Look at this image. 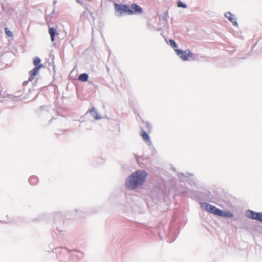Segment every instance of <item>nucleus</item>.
Listing matches in <instances>:
<instances>
[{"label":"nucleus","mask_w":262,"mask_h":262,"mask_svg":"<svg viewBox=\"0 0 262 262\" xmlns=\"http://www.w3.org/2000/svg\"><path fill=\"white\" fill-rule=\"evenodd\" d=\"M147 173L144 170H137L128 177L126 186L130 189H134L144 182Z\"/></svg>","instance_id":"f257e3e1"},{"label":"nucleus","mask_w":262,"mask_h":262,"mask_svg":"<svg viewBox=\"0 0 262 262\" xmlns=\"http://www.w3.org/2000/svg\"><path fill=\"white\" fill-rule=\"evenodd\" d=\"M114 7L115 10L120 14L125 13L127 15H133V12L131 11L129 6L115 3Z\"/></svg>","instance_id":"f03ea898"},{"label":"nucleus","mask_w":262,"mask_h":262,"mask_svg":"<svg viewBox=\"0 0 262 262\" xmlns=\"http://www.w3.org/2000/svg\"><path fill=\"white\" fill-rule=\"evenodd\" d=\"M201 207L206 210L207 212L212 213L214 215H219L221 213V210L216 208L214 206L210 205L207 203L201 204Z\"/></svg>","instance_id":"7ed1b4c3"},{"label":"nucleus","mask_w":262,"mask_h":262,"mask_svg":"<svg viewBox=\"0 0 262 262\" xmlns=\"http://www.w3.org/2000/svg\"><path fill=\"white\" fill-rule=\"evenodd\" d=\"M175 52L183 61L188 60L189 58H191L193 55L189 50L183 51L179 49H176Z\"/></svg>","instance_id":"20e7f679"},{"label":"nucleus","mask_w":262,"mask_h":262,"mask_svg":"<svg viewBox=\"0 0 262 262\" xmlns=\"http://www.w3.org/2000/svg\"><path fill=\"white\" fill-rule=\"evenodd\" d=\"M246 215L249 219L262 223V212H255L251 210H248L246 211Z\"/></svg>","instance_id":"39448f33"},{"label":"nucleus","mask_w":262,"mask_h":262,"mask_svg":"<svg viewBox=\"0 0 262 262\" xmlns=\"http://www.w3.org/2000/svg\"><path fill=\"white\" fill-rule=\"evenodd\" d=\"M42 66L41 64H39L37 67H35L33 68L29 73L30 77L29 78V81H32L36 75H37L38 73L39 70L42 68Z\"/></svg>","instance_id":"423d86ee"},{"label":"nucleus","mask_w":262,"mask_h":262,"mask_svg":"<svg viewBox=\"0 0 262 262\" xmlns=\"http://www.w3.org/2000/svg\"><path fill=\"white\" fill-rule=\"evenodd\" d=\"M130 7L133 14H139L142 13V8L136 4H133Z\"/></svg>","instance_id":"0eeeda50"},{"label":"nucleus","mask_w":262,"mask_h":262,"mask_svg":"<svg viewBox=\"0 0 262 262\" xmlns=\"http://www.w3.org/2000/svg\"><path fill=\"white\" fill-rule=\"evenodd\" d=\"M225 16L228 18V19L231 21L233 24L235 26L237 25V24L235 18L234 16L231 14L230 12H227L225 14Z\"/></svg>","instance_id":"6e6552de"},{"label":"nucleus","mask_w":262,"mask_h":262,"mask_svg":"<svg viewBox=\"0 0 262 262\" xmlns=\"http://www.w3.org/2000/svg\"><path fill=\"white\" fill-rule=\"evenodd\" d=\"M219 216L225 217H232L233 214L229 211H223L221 210V213H220Z\"/></svg>","instance_id":"1a4fd4ad"},{"label":"nucleus","mask_w":262,"mask_h":262,"mask_svg":"<svg viewBox=\"0 0 262 262\" xmlns=\"http://www.w3.org/2000/svg\"><path fill=\"white\" fill-rule=\"evenodd\" d=\"M49 32L51 36V39L52 42L54 41V36L56 33V31L54 28H50L49 29Z\"/></svg>","instance_id":"9d476101"},{"label":"nucleus","mask_w":262,"mask_h":262,"mask_svg":"<svg viewBox=\"0 0 262 262\" xmlns=\"http://www.w3.org/2000/svg\"><path fill=\"white\" fill-rule=\"evenodd\" d=\"M29 181L31 185H34L38 183V179L37 177L35 176H32L30 177Z\"/></svg>","instance_id":"9b49d317"},{"label":"nucleus","mask_w":262,"mask_h":262,"mask_svg":"<svg viewBox=\"0 0 262 262\" xmlns=\"http://www.w3.org/2000/svg\"><path fill=\"white\" fill-rule=\"evenodd\" d=\"M141 136L145 142L149 141V138L148 134L143 129L141 130Z\"/></svg>","instance_id":"f8f14e48"},{"label":"nucleus","mask_w":262,"mask_h":262,"mask_svg":"<svg viewBox=\"0 0 262 262\" xmlns=\"http://www.w3.org/2000/svg\"><path fill=\"white\" fill-rule=\"evenodd\" d=\"M78 79L81 81H86L88 79V75L86 73H83L79 75Z\"/></svg>","instance_id":"ddd939ff"},{"label":"nucleus","mask_w":262,"mask_h":262,"mask_svg":"<svg viewBox=\"0 0 262 262\" xmlns=\"http://www.w3.org/2000/svg\"><path fill=\"white\" fill-rule=\"evenodd\" d=\"M40 62V59L37 57H35L34 59H33V64L34 65H35L36 67L38 66V65H39V63Z\"/></svg>","instance_id":"4468645a"},{"label":"nucleus","mask_w":262,"mask_h":262,"mask_svg":"<svg viewBox=\"0 0 262 262\" xmlns=\"http://www.w3.org/2000/svg\"><path fill=\"white\" fill-rule=\"evenodd\" d=\"M5 32L7 35L8 36H12V33L7 28H5Z\"/></svg>","instance_id":"2eb2a0df"},{"label":"nucleus","mask_w":262,"mask_h":262,"mask_svg":"<svg viewBox=\"0 0 262 262\" xmlns=\"http://www.w3.org/2000/svg\"><path fill=\"white\" fill-rule=\"evenodd\" d=\"M169 43L170 45L173 47V48H177V44L176 43L175 41L172 40V39H170L169 40Z\"/></svg>","instance_id":"dca6fc26"},{"label":"nucleus","mask_w":262,"mask_h":262,"mask_svg":"<svg viewBox=\"0 0 262 262\" xmlns=\"http://www.w3.org/2000/svg\"><path fill=\"white\" fill-rule=\"evenodd\" d=\"M178 7H181V8H186V6L185 4H183L182 2H178Z\"/></svg>","instance_id":"f3484780"},{"label":"nucleus","mask_w":262,"mask_h":262,"mask_svg":"<svg viewBox=\"0 0 262 262\" xmlns=\"http://www.w3.org/2000/svg\"><path fill=\"white\" fill-rule=\"evenodd\" d=\"M145 124H146V127H147L149 129H150V128H151V125H150V124L148 122H146V123H145Z\"/></svg>","instance_id":"a211bd4d"},{"label":"nucleus","mask_w":262,"mask_h":262,"mask_svg":"<svg viewBox=\"0 0 262 262\" xmlns=\"http://www.w3.org/2000/svg\"><path fill=\"white\" fill-rule=\"evenodd\" d=\"M95 110L94 108L91 109L90 111V113H92L93 112H95Z\"/></svg>","instance_id":"6ab92c4d"},{"label":"nucleus","mask_w":262,"mask_h":262,"mask_svg":"<svg viewBox=\"0 0 262 262\" xmlns=\"http://www.w3.org/2000/svg\"><path fill=\"white\" fill-rule=\"evenodd\" d=\"M5 222H6V223H8V222H9V220H8V221H5Z\"/></svg>","instance_id":"aec40b11"}]
</instances>
